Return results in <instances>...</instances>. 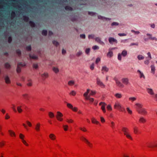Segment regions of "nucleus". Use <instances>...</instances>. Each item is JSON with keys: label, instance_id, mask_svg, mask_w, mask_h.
<instances>
[{"label": "nucleus", "instance_id": "nucleus-1", "mask_svg": "<svg viewBox=\"0 0 157 157\" xmlns=\"http://www.w3.org/2000/svg\"><path fill=\"white\" fill-rule=\"evenodd\" d=\"M136 107V109L137 111L139 113L143 115H145L147 114V112L146 109L143 108V105L140 103H136L135 104Z\"/></svg>", "mask_w": 157, "mask_h": 157}, {"label": "nucleus", "instance_id": "nucleus-2", "mask_svg": "<svg viewBox=\"0 0 157 157\" xmlns=\"http://www.w3.org/2000/svg\"><path fill=\"white\" fill-rule=\"evenodd\" d=\"M127 54V52L126 50H123L121 53H119L118 55L117 58L119 60H121V56L123 57H125Z\"/></svg>", "mask_w": 157, "mask_h": 157}, {"label": "nucleus", "instance_id": "nucleus-3", "mask_svg": "<svg viewBox=\"0 0 157 157\" xmlns=\"http://www.w3.org/2000/svg\"><path fill=\"white\" fill-rule=\"evenodd\" d=\"M128 130V129L125 127L122 128V131L124 132V135H125L128 138H129L131 140H132V137L129 134V133L127 132V131Z\"/></svg>", "mask_w": 157, "mask_h": 157}, {"label": "nucleus", "instance_id": "nucleus-4", "mask_svg": "<svg viewBox=\"0 0 157 157\" xmlns=\"http://www.w3.org/2000/svg\"><path fill=\"white\" fill-rule=\"evenodd\" d=\"M97 84L102 88H105V86L98 77L96 78Z\"/></svg>", "mask_w": 157, "mask_h": 157}, {"label": "nucleus", "instance_id": "nucleus-5", "mask_svg": "<svg viewBox=\"0 0 157 157\" xmlns=\"http://www.w3.org/2000/svg\"><path fill=\"white\" fill-rule=\"evenodd\" d=\"M109 41L110 44H113V43L116 44L117 43V40L114 38L112 37H110L109 38Z\"/></svg>", "mask_w": 157, "mask_h": 157}, {"label": "nucleus", "instance_id": "nucleus-6", "mask_svg": "<svg viewBox=\"0 0 157 157\" xmlns=\"http://www.w3.org/2000/svg\"><path fill=\"white\" fill-rule=\"evenodd\" d=\"M95 41H96L97 43L102 46H104L105 44V43L101 40V38L99 37H96L95 38Z\"/></svg>", "mask_w": 157, "mask_h": 157}, {"label": "nucleus", "instance_id": "nucleus-7", "mask_svg": "<svg viewBox=\"0 0 157 157\" xmlns=\"http://www.w3.org/2000/svg\"><path fill=\"white\" fill-rule=\"evenodd\" d=\"M81 139L85 142L90 147H91L92 144L90 143L87 139L84 137H82Z\"/></svg>", "mask_w": 157, "mask_h": 157}, {"label": "nucleus", "instance_id": "nucleus-8", "mask_svg": "<svg viewBox=\"0 0 157 157\" xmlns=\"http://www.w3.org/2000/svg\"><path fill=\"white\" fill-rule=\"evenodd\" d=\"M114 108L115 109L117 108L119 109H120L121 111H122L121 109V106L120 103L118 102H117L115 103L114 105Z\"/></svg>", "mask_w": 157, "mask_h": 157}, {"label": "nucleus", "instance_id": "nucleus-9", "mask_svg": "<svg viewBox=\"0 0 157 157\" xmlns=\"http://www.w3.org/2000/svg\"><path fill=\"white\" fill-rule=\"evenodd\" d=\"M146 89L147 93L150 95L153 96L155 94V93L152 89L147 87L146 88Z\"/></svg>", "mask_w": 157, "mask_h": 157}, {"label": "nucleus", "instance_id": "nucleus-10", "mask_svg": "<svg viewBox=\"0 0 157 157\" xmlns=\"http://www.w3.org/2000/svg\"><path fill=\"white\" fill-rule=\"evenodd\" d=\"M147 146L150 148H153L157 147V143H151L148 144Z\"/></svg>", "mask_w": 157, "mask_h": 157}, {"label": "nucleus", "instance_id": "nucleus-11", "mask_svg": "<svg viewBox=\"0 0 157 157\" xmlns=\"http://www.w3.org/2000/svg\"><path fill=\"white\" fill-rule=\"evenodd\" d=\"M4 80L6 84H10L11 82V80H10V78L9 77V76L7 75H5L4 76Z\"/></svg>", "mask_w": 157, "mask_h": 157}, {"label": "nucleus", "instance_id": "nucleus-12", "mask_svg": "<svg viewBox=\"0 0 157 157\" xmlns=\"http://www.w3.org/2000/svg\"><path fill=\"white\" fill-rule=\"evenodd\" d=\"M99 105H101V109L103 111L104 113H105L106 112V110L105 108V105H106V104L104 102H101Z\"/></svg>", "mask_w": 157, "mask_h": 157}, {"label": "nucleus", "instance_id": "nucleus-13", "mask_svg": "<svg viewBox=\"0 0 157 157\" xmlns=\"http://www.w3.org/2000/svg\"><path fill=\"white\" fill-rule=\"evenodd\" d=\"M20 138L22 140V142L23 143V144H25V145L28 146V144H27L25 141L23 140V138L24 137V136L22 134H20L19 135Z\"/></svg>", "mask_w": 157, "mask_h": 157}, {"label": "nucleus", "instance_id": "nucleus-14", "mask_svg": "<svg viewBox=\"0 0 157 157\" xmlns=\"http://www.w3.org/2000/svg\"><path fill=\"white\" fill-rule=\"evenodd\" d=\"M139 121L140 123H144L146 121V119L143 117H140Z\"/></svg>", "mask_w": 157, "mask_h": 157}, {"label": "nucleus", "instance_id": "nucleus-15", "mask_svg": "<svg viewBox=\"0 0 157 157\" xmlns=\"http://www.w3.org/2000/svg\"><path fill=\"white\" fill-rule=\"evenodd\" d=\"M122 82L125 85H127L129 82V80L127 78H124L122 79Z\"/></svg>", "mask_w": 157, "mask_h": 157}, {"label": "nucleus", "instance_id": "nucleus-16", "mask_svg": "<svg viewBox=\"0 0 157 157\" xmlns=\"http://www.w3.org/2000/svg\"><path fill=\"white\" fill-rule=\"evenodd\" d=\"M109 68L105 66H103L101 69L102 73H103V71L107 72L109 71Z\"/></svg>", "mask_w": 157, "mask_h": 157}, {"label": "nucleus", "instance_id": "nucleus-17", "mask_svg": "<svg viewBox=\"0 0 157 157\" xmlns=\"http://www.w3.org/2000/svg\"><path fill=\"white\" fill-rule=\"evenodd\" d=\"M98 18L99 19H100L103 20H105L106 21L110 20L111 19L110 18H109L105 17H103L101 16H100V15H98Z\"/></svg>", "mask_w": 157, "mask_h": 157}, {"label": "nucleus", "instance_id": "nucleus-18", "mask_svg": "<svg viewBox=\"0 0 157 157\" xmlns=\"http://www.w3.org/2000/svg\"><path fill=\"white\" fill-rule=\"evenodd\" d=\"M146 35L148 36V38H144V39L145 41H147V40H151L152 36V35L150 33H147L146 34Z\"/></svg>", "mask_w": 157, "mask_h": 157}, {"label": "nucleus", "instance_id": "nucleus-19", "mask_svg": "<svg viewBox=\"0 0 157 157\" xmlns=\"http://www.w3.org/2000/svg\"><path fill=\"white\" fill-rule=\"evenodd\" d=\"M41 76L43 78V79L44 80L46 78L48 77V74L47 73H44L41 75Z\"/></svg>", "mask_w": 157, "mask_h": 157}, {"label": "nucleus", "instance_id": "nucleus-20", "mask_svg": "<svg viewBox=\"0 0 157 157\" xmlns=\"http://www.w3.org/2000/svg\"><path fill=\"white\" fill-rule=\"evenodd\" d=\"M151 73H152L153 74L155 73V67L154 65H151Z\"/></svg>", "mask_w": 157, "mask_h": 157}, {"label": "nucleus", "instance_id": "nucleus-21", "mask_svg": "<svg viewBox=\"0 0 157 157\" xmlns=\"http://www.w3.org/2000/svg\"><path fill=\"white\" fill-rule=\"evenodd\" d=\"M90 90L89 89H87L86 90V92L85 93L83 94V96L85 97V99H86V97H88L90 96V95L88 96V94L89 93Z\"/></svg>", "mask_w": 157, "mask_h": 157}, {"label": "nucleus", "instance_id": "nucleus-22", "mask_svg": "<svg viewBox=\"0 0 157 157\" xmlns=\"http://www.w3.org/2000/svg\"><path fill=\"white\" fill-rule=\"evenodd\" d=\"M90 90L89 89H87L86 90V92L85 93L83 94V96L85 97V99H86V97H88L90 96V95L88 96V94L89 93Z\"/></svg>", "mask_w": 157, "mask_h": 157}, {"label": "nucleus", "instance_id": "nucleus-23", "mask_svg": "<svg viewBox=\"0 0 157 157\" xmlns=\"http://www.w3.org/2000/svg\"><path fill=\"white\" fill-rule=\"evenodd\" d=\"M137 72L139 73L140 75V78H145V76L143 73L141 72L140 70H138L137 71Z\"/></svg>", "mask_w": 157, "mask_h": 157}, {"label": "nucleus", "instance_id": "nucleus-24", "mask_svg": "<svg viewBox=\"0 0 157 157\" xmlns=\"http://www.w3.org/2000/svg\"><path fill=\"white\" fill-rule=\"evenodd\" d=\"M29 56L30 58L34 59H37L38 58V56H37L34 54L32 55L30 54H29Z\"/></svg>", "mask_w": 157, "mask_h": 157}, {"label": "nucleus", "instance_id": "nucleus-25", "mask_svg": "<svg viewBox=\"0 0 157 157\" xmlns=\"http://www.w3.org/2000/svg\"><path fill=\"white\" fill-rule=\"evenodd\" d=\"M116 84L119 87L123 88L124 87V85L119 81L117 82Z\"/></svg>", "mask_w": 157, "mask_h": 157}, {"label": "nucleus", "instance_id": "nucleus-26", "mask_svg": "<svg viewBox=\"0 0 157 157\" xmlns=\"http://www.w3.org/2000/svg\"><path fill=\"white\" fill-rule=\"evenodd\" d=\"M49 137L52 140H55L56 139V136L53 134H50Z\"/></svg>", "mask_w": 157, "mask_h": 157}, {"label": "nucleus", "instance_id": "nucleus-27", "mask_svg": "<svg viewBox=\"0 0 157 157\" xmlns=\"http://www.w3.org/2000/svg\"><path fill=\"white\" fill-rule=\"evenodd\" d=\"M40 123H38L36 124L35 125V129L37 131H38L40 130Z\"/></svg>", "mask_w": 157, "mask_h": 157}, {"label": "nucleus", "instance_id": "nucleus-28", "mask_svg": "<svg viewBox=\"0 0 157 157\" xmlns=\"http://www.w3.org/2000/svg\"><path fill=\"white\" fill-rule=\"evenodd\" d=\"M52 70L56 73H57L59 72L58 68L56 67H52Z\"/></svg>", "mask_w": 157, "mask_h": 157}, {"label": "nucleus", "instance_id": "nucleus-29", "mask_svg": "<svg viewBox=\"0 0 157 157\" xmlns=\"http://www.w3.org/2000/svg\"><path fill=\"white\" fill-rule=\"evenodd\" d=\"M22 96L24 97V98L27 100H29V97L27 94H25L22 95Z\"/></svg>", "mask_w": 157, "mask_h": 157}, {"label": "nucleus", "instance_id": "nucleus-30", "mask_svg": "<svg viewBox=\"0 0 157 157\" xmlns=\"http://www.w3.org/2000/svg\"><path fill=\"white\" fill-rule=\"evenodd\" d=\"M91 121L92 123H93L95 124H99V122L97 121L94 118H92L91 119Z\"/></svg>", "mask_w": 157, "mask_h": 157}, {"label": "nucleus", "instance_id": "nucleus-31", "mask_svg": "<svg viewBox=\"0 0 157 157\" xmlns=\"http://www.w3.org/2000/svg\"><path fill=\"white\" fill-rule=\"evenodd\" d=\"M114 96L118 98H120L122 97V95L120 93H117Z\"/></svg>", "mask_w": 157, "mask_h": 157}, {"label": "nucleus", "instance_id": "nucleus-32", "mask_svg": "<svg viewBox=\"0 0 157 157\" xmlns=\"http://www.w3.org/2000/svg\"><path fill=\"white\" fill-rule=\"evenodd\" d=\"M65 9L67 10L72 11L73 10L71 6H66L65 7Z\"/></svg>", "mask_w": 157, "mask_h": 157}, {"label": "nucleus", "instance_id": "nucleus-33", "mask_svg": "<svg viewBox=\"0 0 157 157\" xmlns=\"http://www.w3.org/2000/svg\"><path fill=\"white\" fill-rule=\"evenodd\" d=\"M137 58L138 60H143L144 59V57L142 55H139L137 56Z\"/></svg>", "mask_w": 157, "mask_h": 157}, {"label": "nucleus", "instance_id": "nucleus-34", "mask_svg": "<svg viewBox=\"0 0 157 157\" xmlns=\"http://www.w3.org/2000/svg\"><path fill=\"white\" fill-rule=\"evenodd\" d=\"M29 24L30 25L31 27H35L36 25L35 23L32 21H29Z\"/></svg>", "mask_w": 157, "mask_h": 157}, {"label": "nucleus", "instance_id": "nucleus-35", "mask_svg": "<svg viewBox=\"0 0 157 157\" xmlns=\"http://www.w3.org/2000/svg\"><path fill=\"white\" fill-rule=\"evenodd\" d=\"M74 84L75 81L73 80H70L68 82V84L70 86H72L74 85Z\"/></svg>", "mask_w": 157, "mask_h": 157}, {"label": "nucleus", "instance_id": "nucleus-36", "mask_svg": "<svg viewBox=\"0 0 157 157\" xmlns=\"http://www.w3.org/2000/svg\"><path fill=\"white\" fill-rule=\"evenodd\" d=\"M63 116L62 114L59 112H57V115H56V118L57 117H62Z\"/></svg>", "mask_w": 157, "mask_h": 157}, {"label": "nucleus", "instance_id": "nucleus-37", "mask_svg": "<svg viewBox=\"0 0 157 157\" xmlns=\"http://www.w3.org/2000/svg\"><path fill=\"white\" fill-rule=\"evenodd\" d=\"M133 131L134 133L136 134L138 132V129L137 127H136L133 128Z\"/></svg>", "mask_w": 157, "mask_h": 157}, {"label": "nucleus", "instance_id": "nucleus-38", "mask_svg": "<svg viewBox=\"0 0 157 157\" xmlns=\"http://www.w3.org/2000/svg\"><path fill=\"white\" fill-rule=\"evenodd\" d=\"M48 115L50 118H52L55 117L54 113L52 112H49L48 113Z\"/></svg>", "mask_w": 157, "mask_h": 157}, {"label": "nucleus", "instance_id": "nucleus-39", "mask_svg": "<svg viewBox=\"0 0 157 157\" xmlns=\"http://www.w3.org/2000/svg\"><path fill=\"white\" fill-rule=\"evenodd\" d=\"M85 99L87 100H89L91 102H93L94 101V99L93 98H90V96H89L88 97H86Z\"/></svg>", "mask_w": 157, "mask_h": 157}, {"label": "nucleus", "instance_id": "nucleus-40", "mask_svg": "<svg viewBox=\"0 0 157 157\" xmlns=\"http://www.w3.org/2000/svg\"><path fill=\"white\" fill-rule=\"evenodd\" d=\"M21 106H19L17 107V111L19 113H21L22 111V110L21 109Z\"/></svg>", "mask_w": 157, "mask_h": 157}, {"label": "nucleus", "instance_id": "nucleus-41", "mask_svg": "<svg viewBox=\"0 0 157 157\" xmlns=\"http://www.w3.org/2000/svg\"><path fill=\"white\" fill-rule=\"evenodd\" d=\"M131 32L132 33H134V34H135V35H138L140 33V32L139 31H136L133 29H132L131 30Z\"/></svg>", "mask_w": 157, "mask_h": 157}, {"label": "nucleus", "instance_id": "nucleus-42", "mask_svg": "<svg viewBox=\"0 0 157 157\" xmlns=\"http://www.w3.org/2000/svg\"><path fill=\"white\" fill-rule=\"evenodd\" d=\"M23 20L25 22H28L29 20V17L28 16H24Z\"/></svg>", "mask_w": 157, "mask_h": 157}, {"label": "nucleus", "instance_id": "nucleus-43", "mask_svg": "<svg viewBox=\"0 0 157 157\" xmlns=\"http://www.w3.org/2000/svg\"><path fill=\"white\" fill-rule=\"evenodd\" d=\"M9 132L10 135V136H15V133L14 132H13L12 131L10 130H9Z\"/></svg>", "mask_w": 157, "mask_h": 157}, {"label": "nucleus", "instance_id": "nucleus-44", "mask_svg": "<svg viewBox=\"0 0 157 157\" xmlns=\"http://www.w3.org/2000/svg\"><path fill=\"white\" fill-rule=\"evenodd\" d=\"M147 54L148 56V57H146V58H147V59H152V57L150 52H148Z\"/></svg>", "mask_w": 157, "mask_h": 157}, {"label": "nucleus", "instance_id": "nucleus-45", "mask_svg": "<svg viewBox=\"0 0 157 157\" xmlns=\"http://www.w3.org/2000/svg\"><path fill=\"white\" fill-rule=\"evenodd\" d=\"M107 56L110 57H112L113 56V53L112 51L109 52L107 54Z\"/></svg>", "mask_w": 157, "mask_h": 157}, {"label": "nucleus", "instance_id": "nucleus-46", "mask_svg": "<svg viewBox=\"0 0 157 157\" xmlns=\"http://www.w3.org/2000/svg\"><path fill=\"white\" fill-rule=\"evenodd\" d=\"M26 49L28 51H30L31 50V47L30 45H29L26 47Z\"/></svg>", "mask_w": 157, "mask_h": 157}, {"label": "nucleus", "instance_id": "nucleus-47", "mask_svg": "<svg viewBox=\"0 0 157 157\" xmlns=\"http://www.w3.org/2000/svg\"><path fill=\"white\" fill-rule=\"evenodd\" d=\"M47 31L46 30H43L42 31V34L44 36H46L47 35Z\"/></svg>", "mask_w": 157, "mask_h": 157}, {"label": "nucleus", "instance_id": "nucleus-48", "mask_svg": "<svg viewBox=\"0 0 157 157\" xmlns=\"http://www.w3.org/2000/svg\"><path fill=\"white\" fill-rule=\"evenodd\" d=\"M90 48H86L85 50V53L87 55H89L90 51Z\"/></svg>", "mask_w": 157, "mask_h": 157}, {"label": "nucleus", "instance_id": "nucleus-49", "mask_svg": "<svg viewBox=\"0 0 157 157\" xmlns=\"http://www.w3.org/2000/svg\"><path fill=\"white\" fill-rule=\"evenodd\" d=\"M82 52L81 51H79L78 52H77L76 54V56L78 57L80 55H81L82 54Z\"/></svg>", "mask_w": 157, "mask_h": 157}, {"label": "nucleus", "instance_id": "nucleus-50", "mask_svg": "<svg viewBox=\"0 0 157 157\" xmlns=\"http://www.w3.org/2000/svg\"><path fill=\"white\" fill-rule=\"evenodd\" d=\"M5 67L7 68H9L10 67V65L8 63H5Z\"/></svg>", "mask_w": 157, "mask_h": 157}, {"label": "nucleus", "instance_id": "nucleus-51", "mask_svg": "<svg viewBox=\"0 0 157 157\" xmlns=\"http://www.w3.org/2000/svg\"><path fill=\"white\" fill-rule=\"evenodd\" d=\"M33 67L35 69H37L38 66L37 63H34L33 64Z\"/></svg>", "mask_w": 157, "mask_h": 157}, {"label": "nucleus", "instance_id": "nucleus-52", "mask_svg": "<svg viewBox=\"0 0 157 157\" xmlns=\"http://www.w3.org/2000/svg\"><path fill=\"white\" fill-rule=\"evenodd\" d=\"M136 98L135 97H130L129 98V100L130 101H132V102H133L136 100Z\"/></svg>", "mask_w": 157, "mask_h": 157}, {"label": "nucleus", "instance_id": "nucleus-53", "mask_svg": "<svg viewBox=\"0 0 157 157\" xmlns=\"http://www.w3.org/2000/svg\"><path fill=\"white\" fill-rule=\"evenodd\" d=\"M52 43L53 44H54L56 46H58V45H59V43L58 42H57L55 40L53 41H52Z\"/></svg>", "mask_w": 157, "mask_h": 157}, {"label": "nucleus", "instance_id": "nucleus-54", "mask_svg": "<svg viewBox=\"0 0 157 157\" xmlns=\"http://www.w3.org/2000/svg\"><path fill=\"white\" fill-rule=\"evenodd\" d=\"M151 59H147L145 60L144 61V63H145V64H146V65H148L149 63H150V61H149Z\"/></svg>", "mask_w": 157, "mask_h": 157}, {"label": "nucleus", "instance_id": "nucleus-55", "mask_svg": "<svg viewBox=\"0 0 157 157\" xmlns=\"http://www.w3.org/2000/svg\"><path fill=\"white\" fill-rule=\"evenodd\" d=\"M67 106L69 108H70L71 109H73V106L70 103H67Z\"/></svg>", "mask_w": 157, "mask_h": 157}, {"label": "nucleus", "instance_id": "nucleus-56", "mask_svg": "<svg viewBox=\"0 0 157 157\" xmlns=\"http://www.w3.org/2000/svg\"><path fill=\"white\" fill-rule=\"evenodd\" d=\"M16 53L19 56H20L21 54V52L19 49H17L16 50Z\"/></svg>", "mask_w": 157, "mask_h": 157}, {"label": "nucleus", "instance_id": "nucleus-57", "mask_svg": "<svg viewBox=\"0 0 157 157\" xmlns=\"http://www.w3.org/2000/svg\"><path fill=\"white\" fill-rule=\"evenodd\" d=\"M76 94V92L74 90H72L71 92L70 93V94L72 95L73 96H75V95Z\"/></svg>", "mask_w": 157, "mask_h": 157}, {"label": "nucleus", "instance_id": "nucleus-58", "mask_svg": "<svg viewBox=\"0 0 157 157\" xmlns=\"http://www.w3.org/2000/svg\"><path fill=\"white\" fill-rule=\"evenodd\" d=\"M17 66H21L23 67L25 66V64L24 63H23L22 62H20L18 64Z\"/></svg>", "mask_w": 157, "mask_h": 157}, {"label": "nucleus", "instance_id": "nucleus-59", "mask_svg": "<svg viewBox=\"0 0 157 157\" xmlns=\"http://www.w3.org/2000/svg\"><path fill=\"white\" fill-rule=\"evenodd\" d=\"M94 36V34L89 35L88 36V38L89 39H93Z\"/></svg>", "mask_w": 157, "mask_h": 157}, {"label": "nucleus", "instance_id": "nucleus-60", "mask_svg": "<svg viewBox=\"0 0 157 157\" xmlns=\"http://www.w3.org/2000/svg\"><path fill=\"white\" fill-rule=\"evenodd\" d=\"M119 25V23L117 22H113L111 24V25L112 26H117Z\"/></svg>", "mask_w": 157, "mask_h": 157}, {"label": "nucleus", "instance_id": "nucleus-61", "mask_svg": "<svg viewBox=\"0 0 157 157\" xmlns=\"http://www.w3.org/2000/svg\"><path fill=\"white\" fill-rule=\"evenodd\" d=\"M21 71V68L19 67V66H17V71L18 73H19Z\"/></svg>", "mask_w": 157, "mask_h": 157}, {"label": "nucleus", "instance_id": "nucleus-62", "mask_svg": "<svg viewBox=\"0 0 157 157\" xmlns=\"http://www.w3.org/2000/svg\"><path fill=\"white\" fill-rule=\"evenodd\" d=\"M63 128L64 129L65 131H66L67 130V128H68V126L67 125H63Z\"/></svg>", "mask_w": 157, "mask_h": 157}, {"label": "nucleus", "instance_id": "nucleus-63", "mask_svg": "<svg viewBox=\"0 0 157 157\" xmlns=\"http://www.w3.org/2000/svg\"><path fill=\"white\" fill-rule=\"evenodd\" d=\"M92 48L94 50L98 49L99 48V47L97 45H95Z\"/></svg>", "mask_w": 157, "mask_h": 157}, {"label": "nucleus", "instance_id": "nucleus-64", "mask_svg": "<svg viewBox=\"0 0 157 157\" xmlns=\"http://www.w3.org/2000/svg\"><path fill=\"white\" fill-rule=\"evenodd\" d=\"M153 97L154 98L156 101H157V94H155L153 96Z\"/></svg>", "mask_w": 157, "mask_h": 157}]
</instances>
